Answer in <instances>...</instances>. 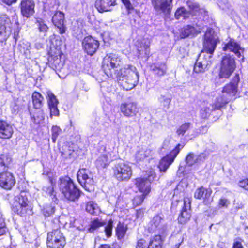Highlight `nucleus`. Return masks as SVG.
I'll use <instances>...</instances> for the list:
<instances>
[{
    "label": "nucleus",
    "instance_id": "26",
    "mask_svg": "<svg viewBox=\"0 0 248 248\" xmlns=\"http://www.w3.org/2000/svg\"><path fill=\"white\" fill-rule=\"evenodd\" d=\"M217 105H219V104L217 101L215 105L209 104L202 107L200 113L201 118L203 119H207L210 115L213 110L220 109V108H217Z\"/></svg>",
    "mask_w": 248,
    "mask_h": 248
},
{
    "label": "nucleus",
    "instance_id": "54",
    "mask_svg": "<svg viewBox=\"0 0 248 248\" xmlns=\"http://www.w3.org/2000/svg\"><path fill=\"white\" fill-rule=\"evenodd\" d=\"M112 227L113 221L110 220L107 225L105 227V232L107 237H109L111 236Z\"/></svg>",
    "mask_w": 248,
    "mask_h": 248
},
{
    "label": "nucleus",
    "instance_id": "38",
    "mask_svg": "<svg viewBox=\"0 0 248 248\" xmlns=\"http://www.w3.org/2000/svg\"><path fill=\"white\" fill-rule=\"evenodd\" d=\"M127 229V227L124 223H119L116 229V233L119 240L123 239L124 238Z\"/></svg>",
    "mask_w": 248,
    "mask_h": 248
},
{
    "label": "nucleus",
    "instance_id": "42",
    "mask_svg": "<svg viewBox=\"0 0 248 248\" xmlns=\"http://www.w3.org/2000/svg\"><path fill=\"white\" fill-rule=\"evenodd\" d=\"M105 225V222L101 221L99 219L94 220L91 222L90 227L88 228V231L91 232H93L100 227L103 226Z\"/></svg>",
    "mask_w": 248,
    "mask_h": 248
},
{
    "label": "nucleus",
    "instance_id": "18",
    "mask_svg": "<svg viewBox=\"0 0 248 248\" xmlns=\"http://www.w3.org/2000/svg\"><path fill=\"white\" fill-rule=\"evenodd\" d=\"M121 112L127 117L136 116L138 112L137 104L134 102L122 103L120 106Z\"/></svg>",
    "mask_w": 248,
    "mask_h": 248
},
{
    "label": "nucleus",
    "instance_id": "24",
    "mask_svg": "<svg viewBox=\"0 0 248 248\" xmlns=\"http://www.w3.org/2000/svg\"><path fill=\"white\" fill-rule=\"evenodd\" d=\"M111 158V154L108 152L100 155L95 161L96 167L99 169L107 167L112 160Z\"/></svg>",
    "mask_w": 248,
    "mask_h": 248
},
{
    "label": "nucleus",
    "instance_id": "19",
    "mask_svg": "<svg viewBox=\"0 0 248 248\" xmlns=\"http://www.w3.org/2000/svg\"><path fill=\"white\" fill-rule=\"evenodd\" d=\"M117 4L116 0H96L95 7L100 12L110 11Z\"/></svg>",
    "mask_w": 248,
    "mask_h": 248
},
{
    "label": "nucleus",
    "instance_id": "36",
    "mask_svg": "<svg viewBox=\"0 0 248 248\" xmlns=\"http://www.w3.org/2000/svg\"><path fill=\"white\" fill-rule=\"evenodd\" d=\"M190 13L184 7L178 8L175 13V16L177 19H186L189 17Z\"/></svg>",
    "mask_w": 248,
    "mask_h": 248
},
{
    "label": "nucleus",
    "instance_id": "12",
    "mask_svg": "<svg viewBox=\"0 0 248 248\" xmlns=\"http://www.w3.org/2000/svg\"><path fill=\"white\" fill-rule=\"evenodd\" d=\"M99 45V41L92 36L85 37L82 41V46L84 51L91 56L96 52Z\"/></svg>",
    "mask_w": 248,
    "mask_h": 248
},
{
    "label": "nucleus",
    "instance_id": "2",
    "mask_svg": "<svg viewBox=\"0 0 248 248\" xmlns=\"http://www.w3.org/2000/svg\"><path fill=\"white\" fill-rule=\"evenodd\" d=\"M58 183L60 191L66 199L74 201L79 198V190L69 177L60 178Z\"/></svg>",
    "mask_w": 248,
    "mask_h": 248
},
{
    "label": "nucleus",
    "instance_id": "25",
    "mask_svg": "<svg viewBox=\"0 0 248 248\" xmlns=\"http://www.w3.org/2000/svg\"><path fill=\"white\" fill-rule=\"evenodd\" d=\"M152 152V150L147 147H140L135 154V158L137 161H143L150 156Z\"/></svg>",
    "mask_w": 248,
    "mask_h": 248
},
{
    "label": "nucleus",
    "instance_id": "7",
    "mask_svg": "<svg viewBox=\"0 0 248 248\" xmlns=\"http://www.w3.org/2000/svg\"><path fill=\"white\" fill-rule=\"evenodd\" d=\"M78 182L84 188L89 192L94 189L93 175L90 170L85 168L79 169L77 174Z\"/></svg>",
    "mask_w": 248,
    "mask_h": 248
},
{
    "label": "nucleus",
    "instance_id": "9",
    "mask_svg": "<svg viewBox=\"0 0 248 248\" xmlns=\"http://www.w3.org/2000/svg\"><path fill=\"white\" fill-rule=\"evenodd\" d=\"M120 58L116 55L110 54L104 58L102 63V68L105 74L108 77H113L112 69L120 66Z\"/></svg>",
    "mask_w": 248,
    "mask_h": 248
},
{
    "label": "nucleus",
    "instance_id": "6",
    "mask_svg": "<svg viewBox=\"0 0 248 248\" xmlns=\"http://www.w3.org/2000/svg\"><path fill=\"white\" fill-rule=\"evenodd\" d=\"M65 243V237L59 229L48 232L46 244L48 248H63Z\"/></svg>",
    "mask_w": 248,
    "mask_h": 248
},
{
    "label": "nucleus",
    "instance_id": "13",
    "mask_svg": "<svg viewBox=\"0 0 248 248\" xmlns=\"http://www.w3.org/2000/svg\"><path fill=\"white\" fill-rule=\"evenodd\" d=\"M172 0H152V4L158 13L169 14L172 9Z\"/></svg>",
    "mask_w": 248,
    "mask_h": 248
},
{
    "label": "nucleus",
    "instance_id": "43",
    "mask_svg": "<svg viewBox=\"0 0 248 248\" xmlns=\"http://www.w3.org/2000/svg\"><path fill=\"white\" fill-rule=\"evenodd\" d=\"M49 182L51 184V186L49 187H44L43 189L44 191L47 193L51 197V199L54 202H56L57 199L56 197V195L55 194V192L53 190V180L50 178Z\"/></svg>",
    "mask_w": 248,
    "mask_h": 248
},
{
    "label": "nucleus",
    "instance_id": "11",
    "mask_svg": "<svg viewBox=\"0 0 248 248\" xmlns=\"http://www.w3.org/2000/svg\"><path fill=\"white\" fill-rule=\"evenodd\" d=\"M147 178H138L135 179V185L142 193L148 194L150 191V183L155 177V172L150 170Z\"/></svg>",
    "mask_w": 248,
    "mask_h": 248
},
{
    "label": "nucleus",
    "instance_id": "37",
    "mask_svg": "<svg viewBox=\"0 0 248 248\" xmlns=\"http://www.w3.org/2000/svg\"><path fill=\"white\" fill-rule=\"evenodd\" d=\"M162 241L160 235H155L150 239L148 248H162Z\"/></svg>",
    "mask_w": 248,
    "mask_h": 248
},
{
    "label": "nucleus",
    "instance_id": "21",
    "mask_svg": "<svg viewBox=\"0 0 248 248\" xmlns=\"http://www.w3.org/2000/svg\"><path fill=\"white\" fill-rule=\"evenodd\" d=\"M64 16L61 12H57L53 16L52 21L59 29V32L63 34L65 32L66 28L63 25Z\"/></svg>",
    "mask_w": 248,
    "mask_h": 248
},
{
    "label": "nucleus",
    "instance_id": "50",
    "mask_svg": "<svg viewBox=\"0 0 248 248\" xmlns=\"http://www.w3.org/2000/svg\"><path fill=\"white\" fill-rule=\"evenodd\" d=\"M191 124L190 123H186L181 126H180L177 131L176 133L178 135H183L186 131L190 128Z\"/></svg>",
    "mask_w": 248,
    "mask_h": 248
},
{
    "label": "nucleus",
    "instance_id": "28",
    "mask_svg": "<svg viewBox=\"0 0 248 248\" xmlns=\"http://www.w3.org/2000/svg\"><path fill=\"white\" fill-rule=\"evenodd\" d=\"M163 217L160 215H157L154 217L150 222L149 229L151 232H155L161 229L163 225Z\"/></svg>",
    "mask_w": 248,
    "mask_h": 248
},
{
    "label": "nucleus",
    "instance_id": "16",
    "mask_svg": "<svg viewBox=\"0 0 248 248\" xmlns=\"http://www.w3.org/2000/svg\"><path fill=\"white\" fill-rule=\"evenodd\" d=\"M16 183L13 173L5 171L0 173V186L6 190L11 189Z\"/></svg>",
    "mask_w": 248,
    "mask_h": 248
},
{
    "label": "nucleus",
    "instance_id": "17",
    "mask_svg": "<svg viewBox=\"0 0 248 248\" xmlns=\"http://www.w3.org/2000/svg\"><path fill=\"white\" fill-rule=\"evenodd\" d=\"M211 64V59H209L205 54L200 53L195 63L194 71L196 73L204 72Z\"/></svg>",
    "mask_w": 248,
    "mask_h": 248
},
{
    "label": "nucleus",
    "instance_id": "56",
    "mask_svg": "<svg viewBox=\"0 0 248 248\" xmlns=\"http://www.w3.org/2000/svg\"><path fill=\"white\" fill-rule=\"evenodd\" d=\"M58 105H53L48 106L50 110V117L52 116H58L59 115V111L58 109Z\"/></svg>",
    "mask_w": 248,
    "mask_h": 248
},
{
    "label": "nucleus",
    "instance_id": "46",
    "mask_svg": "<svg viewBox=\"0 0 248 248\" xmlns=\"http://www.w3.org/2000/svg\"><path fill=\"white\" fill-rule=\"evenodd\" d=\"M36 24L39 31L44 33V35H45L48 30V27L45 23V21L41 19H39L37 20Z\"/></svg>",
    "mask_w": 248,
    "mask_h": 248
},
{
    "label": "nucleus",
    "instance_id": "20",
    "mask_svg": "<svg viewBox=\"0 0 248 248\" xmlns=\"http://www.w3.org/2000/svg\"><path fill=\"white\" fill-rule=\"evenodd\" d=\"M34 3L33 0H22L21 2V11L22 15L29 17L34 12Z\"/></svg>",
    "mask_w": 248,
    "mask_h": 248
},
{
    "label": "nucleus",
    "instance_id": "63",
    "mask_svg": "<svg viewBox=\"0 0 248 248\" xmlns=\"http://www.w3.org/2000/svg\"><path fill=\"white\" fill-rule=\"evenodd\" d=\"M217 248H227L226 245L223 242H219L217 244Z\"/></svg>",
    "mask_w": 248,
    "mask_h": 248
},
{
    "label": "nucleus",
    "instance_id": "59",
    "mask_svg": "<svg viewBox=\"0 0 248 248\" xmlns=\"http://www.w3.org/2000/svg\"><path fill=\"white\" fill-rule=\"evenodd\" d=\"M6 232L5 224L3 219L0 216V236L4 235Z\"/></svg>",
    "mask_w": 248,
    "mask_h": 248
},
{
    "label": "nucleus",
    "instance_id": "15",
    "mask_svg": "<svg viewBox=\"0 0 248 248\" xmlns=\"http://www.w3.org/2000/svg\"><path fill=\"white\" fill-rule=\"evenodd\" d=\"M191 216V201L188 198H185L182 209L178 218V222L185 224L190 220Z\"/></svg>",
    "mask_w": 248,
    "mask_h": 248
},
{
    "label": "nucleus",
    "instance_id": "58",
    "mask_svg": "<svg viewBox=\"0 0 248 248\" xmlns=\"http://www.w3.org/2000/svg\"><path fill=\"white\" fill-rule=\"evenodd\" d=\"M243 242V240L240 238L235 239L232 248H244L242 245Z\"/></svg>",
    "mask_w": 248,
    "mask_h": 248
},
{
    "label": "nucleus",
    "instance_id": "52",
    "mask_svg": "<svg viewBox=\"0 0 248 248\" xmlns=\"http://www.w3.org/2000/svg\"><path fill=\"white\" fill-rule=\"evenodd\" d=\"M158 101L160 103L161 106L164 108H168L170 103L171 100L170 98L161 95L158 98Z\"/></svg>",
    "mask_w": 248,
    "mask_h": 248
},
{
    "label": "nucleus",
    "instance_id": "35",
    "mask_svg": "<svg viewBox=\"0 0 248 248\" xmlns=\"http://www.w3.org/2000/svg\"><path fill=\"white\" fill-rule=\"evenodd\" d=\"M32 100L35 108L39 109L42 107L44 97L39 93L34 92L32 95Z\"/></svg>",
    "mask_w": 248,
    "mask_h": 248
},
{
    "label": "nucleus",
    "instance_id": "14",
    "mask_svg": "<svg viewBox=\"0 0 248 248\" xmlns=\"http://www.w3.org/2000/svg\"><path fill=\"white\" fill-rule=\"evenodd\" d=\"M224 51L232 52L239 58L240 61L243 62L244 60V49L234 40L231 39L227 43L225 44L222 47Z\"/></svg>",
    "mask_w": 248,
    "mask_h": 248
},
{
    "label": "nucleus",
    "instance_id": "22",
    "mask_svg": "<svg viewBox=\"0 0 248 248\" xmlns=\"http://www.w3.org/2000/svg\"><path fill=\"white\" fill-rule=\"evenodd\" d=\"M13 132V128L10 124L0 120V138L9 139L12 137Z\"/></svg>",
    "mask_w": 248,
    "mask_h": 248
},
{
    "label": "nucleus",
    "instance_id": "45",
    "mask_svg": "<svg viewBox=\"0 0 248 248\" xmlns=\"http://www.w3.org/2000/svg\"><path fill=\"white\" fill-rule=\"evenodd\" d=\"M46 93L48 106L58 105L59 102L54 94L50 91H47Z\"/></svg>",
    "mask_w": 248,
    "mask_h": 248
},
{
    "label": "nucleus",
    "instance_id": "55",
    "mask_svg": "<svg viewBox=\"0 0 248 248\" xmlns=\"http://www.w3.org/2000/svg\"><path fill=\"white\" fill-rule=\"evenodd\" d=\"M208 155L206 152L201 153L199 155H196V160L197 163L203 162L207 158Z\"/></svg>",
    "mask_w": 248,
    "mask_h": 248
},
{
    "label": "nucleus",
    "instance_id": "31",
    "mask_svg": "<svg viewBox=\"0 0 248 248\" xmlns=\"http://www.w3.org/2000/svg\"><path fill=\"white\" fill-rule=\"evenodd\" d=\"M12 158L7 155H1L0 156V170L7 171L12 167Z\"/></svg>",
    "mask_w": 248,
    "mask_h": 248
},
{
    "label": "nucleus",
    "instance_id": "3",
    "mask_svg": "<svg viewBox=\"0 0 248 248\" xmlns=\"http://www.w3.org/2000/svg\"><path fill=\"white\" fill-rule=\"evenodd\" d=\"M239 81V77L236 75L232 81L224 86L222 91L221 96L217 99V102L219 104L217 106V108L223 107L235 95L237 92V84Z\"/></svg>",
    "mask_w": 248,
    "mask_h": 248
},
{
    "label": "nucleus",
    "instance_id": "47",
    "mask_svg": "<svg viewBox=\"0 0 248 248\" xmlns=\"http://www.w3.org/2000/svg\"><path fill=\"white\" fill-rule=\"evenodd\" d=\"M73 152V149L72 147H71L68 145V144H65L62 147L61 153L62 155H64L65 157H68L70 156Z\"/></svg>",
    "mask_w": 248,
    "mask_h": 248
},
{
    "label": "nucleus",
    "instance_id": "29",
    "mask_svg": "<svg viewBox=\"0 0 248 248\" xmlns=\"http://www.w3.org/2000/svg\"><path fill=\"white\" fill-rule=\"evenodd\" d=\"M221 66L234 71L236 67L234 58L229 55L223 56L222 58Z\"/></svg>",
    "mask_w": 248,
    "mask_h": 248
},
{
    "label": "nucleus",
    "instance_id": "64",
    "mask_svg": "<svg viewBox=\"0 0 248 248\" xmlns=\"http://www.w3.org/2000/svg\"><path fill=\"white\" fill-rule=\"evenodd\" d=\"M35 47L37 49H39L42 47V44L40 43H36L35 44Z\"/></svg>",
    "mask_w": 248,
    "mask_h": 248
},
{
    "label": "nucleus",
    "instance_id": "60",
    "mask_svg": "<svg viewBox=\"0 0 248 248\" xmlns=\"http://www.w3.org/2000/svg\"><path fill=\"white\" fill-rule=\"evenodd\" d=\"M239 186L245 189L248 190V179L243 180L239 182Z\"/></svg>",
    "mask_w": 248,
    "mask_h": 248
},
{
    "label": "nucleus",
    "instance_id": "57",
    "mask_svg": "<svg viewBox=\"0 0 248 248\" xmlns=\"http://www.w3.org/2000/svg\"><path fill=\"white\" fill-rule=\"evenodd\" d=\"M230 201L225 198H221L218 202L219 208H227L230 204Z\"/></svg>",
    "mask_w": 248,
    "mask_h": 248
},
{
    "label": "nucleus",
    "instance_id": "44",
    "mask_svg": "<svg viewBox=\"0 0 248 248\" xmlns=\"http://www.w3.org/2000/svg\"><path fill=\"white\" fill-rule=\"evenodd\" d=\"M32 120L37 124L42 123L45 119V114L42 110H39L35 115L31 116Z\"/></svg>",
    "mask_w": 248,
    "mask_h": 248
},
{
    "label": "nucleus",
    "instance_id": "39",
    "mask_svg": "<svg viewBox=\"0 0 248 248\" xmlns=\"http://www.w3.org/2000/svg\"><path fill=\"white\" fill-rule=\"evenodd\" d=\"M51 62V66L56 71L60 70L63 66V62L61 61V58L56 56L53 58V60H49Z\"/></svg>",
    "mask_w": 248,
    "mask_h": 248
},
{
    "label": "nucleus",
    "instance_id": "10",
    "mask_svg": "<svg viewBox=\"0 0 248 248\" xmlns=\"http://www.w3.org/2000/svg\"><path fill=\"white\" fill-rule=\"evenodd\" d=\"M183 147V145L178 144L169 154L162 158L158 166L160 171L165 172L166 171Z\"/></svg>",
    "mask_w": 248,
    "mask_h": 248
},
{
    "label": "nucleus",
    "instance_id": "30",
    "mask_svg": "<svg viewBox=\"0 0 248 248\" xmlns=\"http://www.w3.org/2000/svg\"><path fill=\"white\" fill-rule=\"evenodd\" d=\"M186 5L189 9L188 12H190V15H199L203 11V9H201L198 3L195 2L194 0H187L186 2Z\"/></svg>",
    "mask_w": 248,
    "mask_h": 248
},
{
    "label": "nucleus",
    "instance_id": "5",
    "mask_svg": "<svg viewBox=\"0 0 248 248\" xmlns=\"http://www.w3.org/2000/svg\"><path fill=\"white\" fill-rule=\"evenodd\" d=\"M29 202L27 193L24 191L21 192L14 198L13 210L17 215L23 216L30 209Z\"/></svg>",
    "mask_w": 248,
    "mask_h": 248
},
{
    "label": "nucleus",
    "instance_id": "34",
    "mask_svg": "<svg viewBox=\"0 0 248 248\" xmlns=\"http://www.w3.org/2000/svg\"><path fill=\"white\" fill-rule=\"evenodd\" d=\"M199 32L200 31H198L194 27L187 25L183 28L181 33V37L182 38H184L188 36H194Z\"/></svg>",
    "mask_w": 248,
    "mask_h": 248
},
{
    "label": "nucleus",
    "instance_id": "4",
    "mask_svg": "<svg viewBox=\"0 0 248 248\" xmlns=\"http://www.w3.org/2000/svg\"><path fill=\"white\" fill-rule=\"evenodd\" d=\"M218 41L217 34L213 29H208L204 35L203 49L201 53L205 54L207 57L211 59Z\"/></svg>",
    "mask_w": 248,
    "mask_h": 248
},
{
    "label": "nucleus",
    "instance_id": "61",
    "mask_svg": "<svg viewBox=\"0 0 248 248\" xmlns=\"http://www.w3.org/2000/svg\"><path fill=\"white\" fill-rule=\"evenodd\" d=\"M136 248H147L145 245V241L140 239L138 241ZM148 248V247L147 248Z\"/></svg>",
    "mask_w": 248,
    "mask_h": 248
},
{
    "label": "nucleus",
    "instance_id": "48",
    "mask_svg": "<svg viewBox=\"0 0 248 248\" xmlns=\"http://www.w3.org/2000/svg\"><path fill=\"white\" fill-rule=\"evenodd\" d=\"M196 158V155L192 153H189L186 158V165L188 166H192L194 164L197 163Z\"/></svg>",
    "mask_w": 248,
    "mask_h": 248
},
{
    "label": "nucleus",
    "instance_id": "1",
    "mask_svg": "<svg viewBox=\"0 0 248 248\" xmlns=\"http://www.w3.org/2000/svg\"><path fill=\"white\" fill-rule=\"evenodd\" d=\"M116 77L121 81V85L126 90L133 89L138 84L139 74L135 66L128 65L116 73Z\"/></svg>",
    "mask_w": 248,
    "mask_h": 248
},
{
    "label": "nucleus",
    "instance_id": "51",
    "mask_svg": "<svg viewBox=\"0 0 248 248\" xmlns=\"http://www.w3.org/2000/svg\"><path fill=\"white\" fill-rule=\"evenodd\" d=\"M146 195L147 194L142 193L140 195L136 196L133 200V205L135 206L140 205L142 203Z\"/></svg>",
    "mask_w": 248,
    "mask_h": 248
},
{
    "label": "nucleus",
    "instance_id": "8",
    "mask_svg": "<svg viewBox=\"0 0 248 248\" xmlns=\"http://www.w3.org/2000/svg\"><path fill=\"white\" fill-rule=\"evenodd\" d=\"M115 177L120 181H128L132 175V169L125 162H121L115 165L113 168Z\"/></svg>",
    "mask_w": 248,
    "mask_h": 248
},
{
    "label": "nucleus",
    "instance_id": "32",
    "mask_svg": "<svg viewBox=\"0 0 248 248\" xmlns=\"http://www.w3.org/2000/svg\"><path fill=\"white\" fill-rule=\"evenodd\" d=\"M211 194L210 189H205L203 187H201L197 189L194 194L195 198L197 199H203L204 200H209Z\"/></svg>",
    "mask_w": 248,
    "mask_h": 248
},
{
    "label": "nucleus",
    "instance_id": "53",
    "mask_svg": "<svg viewBox=\"0 0 248 248\" xmlns=\"http://www.w3.org/2000/svg\"><path fill=\"white\" fill-rule=\"evenodd\" d=\"M52 139L55 142L58 136L61 133V129L57 126H53L52 128Z\"/></svg>",
    "mask_w": 248,
    "mask_h": 248
},
{
    "label": "nucleus",
    "instance_id": "23",
    "mask_svg": "<svg viewBox=\"0 0 248 248\" xmlns=\"http://www.w3.org/2000/svg\"><path fill=\"white\" fill-rule=\"evenodd\" d=\"M10 23V19L6 15L0 13V35L3 38L6 36L7 32L10 31L8 30Z\"/></svg>",
    "mask_w": 248,
    "mask_h": 248
},
{
    "label": "nucleus",
    "instance_id": "40",
    "mask_svg": "<svg viewBox=\"0 0 248 248\" xmlns=\"http://www.w3.org/2000/svg\"><path fill=\"white\" fill-rule=\"evenodd\" d=\"M152 70L155 71V74L158 76L164 75L167 70V66L164 63H161L159 65L152 66Z\"/></svg>",
    "mask_w": 248,
    "mask_h": 248
},
{
    "label": "nucleus",
    "instance_id": "41",
    "mask_svg": "<svg viewBox=\"0 0 248 248\" xmlns=\"http://www.w3.org/2000/svg\"><path fill=\"white\" fill-rule=\"evenodd\" d=\"M234 71L220 66L219 72V78H229Z\"/></svg>",
    "mask_w": 248,
    "mask_h": 248
},
{
    "label": "nucleus",
    "instance_id": "62",
    "mask_svg": "<svg viewBox=\"0 0 248 248\" xmlns=\"http://www.w3.org/2000/svg\"><path fill=\"white\" fill-rule=\"evenodd\" d=\"M3 2L7 5H11L13 3L16 2L17 0H2Z\"/></svg>",
    "mask_w": 248,
    "mask_h": 248
},
{
    "label": "nucleus",
    "instance_id": "33",
    "mask_svg": "<svg viewBox=\"0 0 248 248\" xmlns=\"http://www.w3.org/2000/svg\"><path fill=\"white\" fill-rule=\"evenodd\" d=\"M86 211L91 215H97L101 212L100 207L93 201H89L86 204Z\"/></svg>",
    "mask_w": 248,
    "mask_h": 248
},
{
    "label": "nucleus",
    "instance_id": "27",
    "mask_svg": "<svg viewBox=\"0 0 248 248\" xmlns=\"http://www.w3.org/2000/svg\"><path fill=\"white\" fill-rule=\"evenodd\" d=\"M150 43V39L148 38H143L141 41L138 42V50L140 54H144L145 55H147L149 54Z\"/></svg>",
    "mask_w": 248,
    "mask_h": 248
},
{
    "label": "nucleus",
    "instance_id": "49",
    "mask_svg": "<svg viewBox=\"0 0 248 248\" xmlns=\"http://www.w3.org/2000/svg\"><path fill=\"white\" fill-rule=\"evenodd\" d=\"M55 207L52 205H46L43 210V214L45 217H48L54 214Z\"/></svg>",
    "mask_w": 248,
    "mask_h": 248
}]
</instances>
